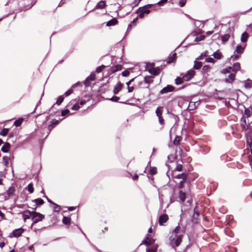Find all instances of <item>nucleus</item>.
I'll return each instance as SVG.
<instances>
[{
  "mask_svg": "<svg viewBox=\"0 0 252 252\" xmlns=\"http://www.w3.org/2000/svg\"><path fill=\"white\" fill-rule=\"evenodd\" d=\"M80 108L78 103H75L71 108V109L73 110H77Z\"/></svg>",
  "mask_w": 252,
  "mask_h": 252,
  "instance_id": "48",
  "label": "nucleus"
},
{
  "mask_svg": "<svg viewBox=\"0 0 252 252\" xmlns=\"http://www.w3.org/2000/svg\"><path fill=\"white\" fill-rule=\"evenodd\" d=\"M247 120V129H248L249 127L252 126L251 124H252V116L250 117H248L246 118Z\"/></svg>",
  "mask_w": 252,
  "mask_h": 252,
  "instance_id": "24",
  "label": "nucleus"
},
{
  "mask_svg": "<svg viewBox=\"0 0 252 252\" xmlns=\"http://www.w3.org/2000/svg\"><path fill=\"white\" fill-rule=\"evenodd\" d=\"M8 131L9 129L8 128H3L0 132V134L2 136H5L7 134Z\"/></svg>",
  "mask_w": 252,
  "mask_h": 252,
  "instance_id": "42",
  "label": "nucleus"
},
{
  "mask_svg": "<svg viewBox=\"0 0 252 252\" xmlns=\"http://www.w3.org/2000/svg\"><path fill=\"white\" fill-rule=\"evenodd\" d=\"M245 48V46L244 47H242L241 45H238V46H237V48H236V52L238 54H242L244 52Z\"/></svg>",
  "mask_w": 252,
  "mask_h": 252,
  "instance_id": "21",
  "label": "nucleus"
},
{
  "mask_svg": "<svg viewBox=\"0 0 252 252\" xmlns=\"http://www.w3.org/2000/svg\"><path fill=\"white\" fill-rule=\"evenodd\" d=\"M202 66V63L201 62L194 61L193 67L194 69H198Z\"/></svg>",
  "mask_w": 252,
  "mask_h": 252,
  "instance_id": "27",
  "label": "nucleus"
},
{
  "mask_svg": "<svg viewBox=\"0 0 252 252\" xmlns=\"http://www.w3.org/2000/svg\"><path fill=\"white\" fill-rule=\"evenodd\" d=\"M36 205H42L44 203V201L41 198H37L33 201Z\"/></svg>",
  "mask_w": 252,
  "mask_h": 252,
  "instance_id": "31",
  "label": "nucleus"
},
{
  "mask_svg": "<svg viewBox=\"0 0 252 252\" xmlns=\"http://www.w3.org/2000/svg\"><path fill=\"white\" fill-rule=\"evenodd\" d=\"M154 63L147 64L146 69L152 74L157 75L159 73L160 69L158 68H155Z\"/></svg>",
  "mask_w": 252,
  "mask_h": 252,
  "instance_id": "4",
  "label": "nucleus"
},
{
  "mask_svg": "<svg viewBox=\"0 0 252 252\" xmlns=\"http://www.w3.org/2000/svg\"><path fill=\"white\" fill-rule=\"evenodd\" d=\"M119 99H120V97L118 96H113L110 99L111 100L114 101V102H117V101H118V100Z\"/></svg>",
  "mask_w": 252,
  "mask_h": 252,
  "instance_id": "55",
  "label": "nucleus"
},
{
  "mask_svg": "<svg viewBox=\"0 0 252 252\" xmlns=\"http://www.w3.org/2000/svg\"><path fill=\"white\" fill-rule=\"evenodd\" d=\"M152 4H147L143 7H140L137 10L136 13L138 14L140 18H143L145 15H148L150 13V10L148 9L149 8L151 7Z\"/></svg>",
  "mask_w": 252,
  "mask_h": 252,
  "instance_id": "2",
  "label": "nucleus"
},
{
  "mask_svg": "<svg viewBox=\"0 0 252 252\" xmlns=\"http://www.w3.org/2000/svg\"><path fill=\"white\" fill-rule=\"evenodd\" d=\"M249 37V34L247 32H244L242 33L241 37V41L242 42H246Z\"/></svg>",
  "mask_w": 252,
  "mask_h": 252,
  "instance_id": "17",
  "label": "nucleus"
},
{
  "mask_svg": "<svg viewBox=\"0 0 252 252\" xmlns=\"http://www.w3.org/2000/svg\"><path fill=\"white\" fill-rule=\"evenodd\" d=\"M252 116V111L250 108L245 109L244 114L240 120V125L243 130L247 129L246 118Z\"/></svg>",
  "mask_w": 252,
  "mask_h": 252,
  "instance_id": "1",
  "label": "nucleus"
},
{
  "mask_svg": "<svg viewBox=\"0 0 252 252\" xmlns=\"http://www.w3.org/2000/svg\"><path fill=\"white\" fill-rule=\"evenodd\" d=\"M213 56L217 59H220L222 57L221 53L218 52H214L213 54Z\"/></svg>",
  "mask_w": 252,
  "mask_h": 252,
  "instance_id": "29",
  "label": "nucleus"
},
{
  "mask_svg": "<svg viewBox=\"0 0 252 252\" xmlns=\"http://www.w3.org/2000/svg\"><path fill=\"white\" fill-rule=\"evenodd\" d=\"M70 218L64 217L63 219V222L65 224H70Z\"/></svg>",
  "mask_w": 252,
  "mask_h": 252,
  "instance_id": "34",
  "label": "nucleus"
},
{
  "mask_svg": "<svg viewBox=\"0 0 252 252\" xmlns=\"http://www.w3.org/2000/svg\"><path fill=\"white\" fill-rule=\"evenodd\" d=\"M186 180H182L180 182L179 185V188L182 189L183 187V185L185 183Z\"/></svg>",
  "mask_w": 252,
  "mask_h": 252,
  "instance_id": "58",
  "label": "nucleus"
},
{
  "mask_svg": "<svg viewBox=\"0 0 252 252\" xmlns=\"http://www.w3.org/2000/svg\"><path fill=\"white\" fill-rule=\"evenodd\" d=\"M105 67V66L104 65H102L101 66H99L97 67L96 68L95 71L97 73H100V72H101L104 69V68Z\"/></svg>",
  "mask_w": 252,
  "mask_h": 252,
  "instance_id": "38",
  "label": "nucleus"
},
{
  "mask_svg": "<svg viewBox=\"0 0 252 252\" xmlns=\"http://www.w3.org/2000/svg\"><path fill=\"white\" fill-rule=\"evenodd\" d=\"M162 107H158L156 110V113L158 117H161L162 114Z\"/></svg>",
  "mask_w": 252,
  "mask_h": 252,
  "instance_id": "23",
  "label": "nucleus"
},
{
  "mask_svg": "<svg viewBox=\"0 0 252 252\" xmlns=\"http://www.w3.org/2000/svg\"><path fill=\"white\" fill-rule=\"evenodd\" d=\"M122 69V66L121 65L118 64L114 66L112 68V72L114 73L117 71L121 70Z\"/></svg>",
  "mask_w": 252,
  "mask_h": 252,
  "instance_id": "25",
  "label": "nucleus"
},
{
  "mask_svg": "<svg viewBox=\"0 0 252 252\" xmlns=\"http://www.w3.org/2000/svg\"><path fill=\"white\" fill-rule=\"evenodd\" d=\"M128 92L129 93L132 92L134 90V87L133 86H129L128 88Z\"/></svg>",
  "mask_w": 252,
  "mask_h": 252,
  "instance_id": "62",
  "label": "nucleus"
},
{
  "mask_svg": "<svg viewBox=\"0 0 252 252\" xmlns=\"http://www.w3.org/2000/svg\"><path fill=\"white\" fill-rule=\"evenodd\" d=\"M53 205H54V210L56 212H60L61 210V208L60 206L57 205L56 203H53Z\"/></svg>",
  "mask_w": 252,
  "mask_h": 252,
  "instance_id": "43",
  "label": "nucleus"
},
{
  "mask_svg": "<svg viewBox=\"0 0 252 252\" xmlns=\"http://www.w3.org/2000/svg\"><path fill=\"white\" fill-rule=\"evenodd\" d=\"M34 212H31L30 211H26L23 214V218L25 221L27 219H29L31 217L32 218L33 216V213Z\"/></svg>",
  "mask_w": 252,
  "mask_h": 252,
  "instance_id": "11",
  "label": "nucleus"
},
{
  "mask_svg": "<svg viewBox=\"0 0 252 252\" xmlns=\"http://www.w3.org/2000/svg\"><path fill=\"white\" fill-rule=\"evenodd\" d=\"M182 165L180 164H178L177 165L176 169L178 171H181L182 170Z\"/></svg>",
  "mask_w": 252,
  "mask_h": 252,
  "instance_id": "53",
  "label": "nucleus"
},
{
  "mask_svg": "<svg viewBox=\"0 0 252 252\" xmlns=\"http://www.w3.org/2000/svg\"><path fill=\"white\" fill-rule=\"evenodd\" d=\"M15 189L14 187H10L6 191L7 194L9 197L12 196L14 194Z\"/></svg>",
  "mask_w": 252,
  "mask_h": 252,
  "instance_id": "16",
  "label": "nucleus"
},
{
  "mask_svg": "<svg viewBox=\"0 0 252 252\" xmlns=\"http://www.w3.org/2000/svg\"><path fill=\"white\" fill-rule=\"evenodd\" d=\"M235 78V75L234 74H230L228 76V78L225 79L226 82H233Z\"/></svg>",
  "mask_w": 252,
  "mask_h": 252,
  "instance_id": "20",
  "label": "nucleus"
},
{
  "mask_svg": "<svg viewBox=\"0 0 252 252\" xmlns=\"http://www.w3.org/2000/svg\"><path fill=\"white\" fill-rule=\"evenodd\" d=\"M148 238L146 237L144 240L142 241V243L140 244V245L142 244H145L147 246H149L150 245V243L148 241Z\"/></svg>",
  "mask_w": 252,
  "mask_h": 252,
  "instance_id": "44",
  "label": "nucleus"
},
{
  "mask_svg": "<svg viewBox=\"0 0 252 252\" xmlns=\"http://www.w3.org/2000/svg\"><path fill=\"white\" fill-rule=\"evenodd\" d=\"M95 79V75L94 73H92L89 77L87 78L84 82V85L88 87L90 86L91 81H94Z\"/></svg>",
  "mask_w": 252,
  "mask_h": 252,
  "instance_id": "9",
  "label": "nucleus"
},
{
  "mask_svg": "<svg viewBox=\"0 0 252 252\" xmlns=\"http://www.w3.org/2000/svg\"><path fill=\"white\" fill-rule=\"evenodd\" d=\"M241 67H240V64L239 63H235L233 66V67H232V69L233 71L236 72L240 70Z\"/></svg>",
  "mask_w": 252,
  "mask_h": 252,
  "instance_id": "22",
  "label": "nucleus"
},
{
  "mask_svg": "<svg viewBox=\"0 0 252 252\" xmlns=\"http://www.w3.org/2000/svg\"><path fill=\"white\" fill-rule=\"evenodd\" d=\"M28 190L30 192V193H32L34 191V189L33 187V184L32 183H30L28 185L27 187Z\"/></svg>",
  "mask_w": 252,
  "mask_h": 252,
  "instance_id": "30",
  "label": "nucleus"
},
{
  "mask_svg": "<svg viewBox=\"0 0 252 252\" xmlns=\"http://www.w3.org/2000/svg\"><path fill=\"white\" fill-rule=\"evenodd\" d=\"M168 216L167 214H163L161 215L158 220L159 224L160 225H164V223L166 222L168 220Z\"/></svg>",
  "mask_w": 252,
  "mask_h": 252,
  "instance_id": "8",
  "label": "nucleus"
},
{
  "mask_svg": "<svg viewBox=\"0 0 252 252\" xmlns=\"http://www.w3.org/2000/svg\"><path fill=\"white\" fill-rule=\"evenodd\" d=\"M206 62L208 63H214L215 60L213 58L209 57L206 59Z\"/></svg>",
  "mask_w": 252,
  "mask_h": 252,
  "instance_id": "51",
  "label": "nucleus"
},
{
  "mask_svg": "<svg viewBox=\"0 0 252 252\" xmlns=\"http://www.w3.org/2000/svg\"><path fill=\"white\" fill-rule=\"evenodd\" d=\"M2 159L4 165L5 166H7L9 162V158L7 157H3Z\"/></svg>",
  "mask_w": 252,
  "mask_h": 252,
  "instance_id": "40",
  "label": "nucleus"
},
{
  "mask_svg": "<svg viewBox=\"0 0 252 252\" xmlns=\"http://www.w3.org/2000/svg\"><path fill=\"white\" fill-rule=\"evenodd\" d=\"M10 145L8 143H6L1 148V151L3 152L6 153L8 151Z\"/></svg>",
  "mask_w": 252,
  "mask_h": 252,
  "instance_id": "19",
  "label": "nucleus"
},
{
  "mask_svg": "<svg viewBox=\"0 0 252 252\" xmlns=\"http://www.w3.org/2000/svg\"><path fill=\"white\" fill-rule=\"evenodd\" d=\"M147 252H156V250L154 249H147Z\"/></svg>",
  "mask_w": 252,
  "mask_h": 252,
  "instance_id": "64",
  "label": "nucleus"
},
{
  "mask_svg": "<svg viewBox=\"0 0 252 252\" xmlns=\"http://www.w3.org/2000/svg\"><path fill=\"white\" fill-rule=\"evenodd\" d=\"M170 244L173 248L178 247L182 241V239L180 237L176 238H169Z\"/></svg>",
  "mask_w": 252,
  "mask_h": 252,
  "instance_id": "6",
  "label": "nucleus"
},
{
  "mask_svg": "<svg viewBox=\"0 0 252 252\" xmlns=\"http://www.w3.org/2000/svg\"><path fill=\"white\" fill-rule=\"evenodd\" d=\"M180 142V138L179 137H176L173 142L174 144L176 145H177L179 144Z\"/></svg>",
  "mask_w": 252,
  "mask_h": 252,
  "instance_id": "54",
  "label": "nucleus"
},
{
  "mask_svg": "<svg viewBox=\"0 0 252 252\" xmlns=\"http://www.w3.org/2000/svg\"><path fill=\"white\" fill-rule=\"evenodd\" d=\"M167 1V0H161L159 2H158V5H162V4L166 3Z\"/></svg>",
  "mask_w": 252,
  "mask_h": 252,
  "instance_id": "61",
  "label": "nucleus"
},
{
  "mask_svg": "<svg viewBox=\"0 0 252 252\" xmlns=\"http://www.w3.org/2000/svg\"><path fill=\"white\" fill-rule=\"evenodd\" d=\"M211 69V67L208 65H204L203 67L202 70L203 72H207L209 70H210Z\"/></svg>",
  "mask_w": 252,
  "mask_h": 252,
  "instance_id": "41",
  "label": "nucleus"
},
{
  "mask_svg": "<svg viewBox=\"0 0 252 252\" xmlns=\"http://www.w3.org/2000/svg\"><path fill=\"white\" fill-rule=\"evenodd\" d=\"M73 92V90L72 89H69V90H68L67 91H66L65 94H64V95L66 96H67L68 95H69L70 94H71Z\"/></svg>",
  "mask_w": 252,
  "mask_h": 252,
  "instance_id": "56",
  "label": "nucleus"
},
{
  "mask_svg": "<svg viewBox=\"0 0 252 252\" xmlns=\"http://www.w3.org/2000/svg\"><path fill=\"white\" fill-rule=\"evenodd\" d=\"M129 73H130V72H129V71H128V70H125V71H124L122 72V76H124V77H126V76H128V75H129Z\"/></svg>",
  "mask_w": 252,
  "mask_h": 252,
  "instance_id": "50",
  "label": "nucleus"
},
{
  "mask_svg": "<svg viewBox=\"0 0 252 252\" xmlns=\"http://www.w3.org/2000/svg\"><path fill=\"white\" fill-rule=\"evenodd\" d=\"M123 87V84H122L120 82H118L115 86L113 93L115 94H117L122 89Z\"/></svg>",
  "mask_w": 252,
  "mask_h": 252,
  "instance_id": "12",
  "label": "nucleus"
},
{
  "mask_svg": "<svg viewBox=\"0 0 252 252\" xmlns=\"http://www.w3.org/2000/svg\"><path fill=\"white\" fill-rule=\"evenodd\" d=\"M44 218V216L39 213L34 212L33 213V216L32 218V220L33 223L32 226L35 223H37L39 221L42 220Z\"/></svg>",
  "mask_w": 252,
  "mask_h": 252,
  "instance_id": "5",
  "label": "nucleus"
},
{
  "mask_svg": "<svg viewBox=\"0 0 252 252\" xmlns=\"http://www.w3.org/2000/svg\"><path fill=\"white\" fill-rule=\"evenodd\" d=\"M63 99H64V97L63 96H62V95L58 97V98L56 101V104L58 105H60L63 102Z\"/></svg>",
  "mask_w": 252,
  "mask_h": 252,
  "instance_id": "35",
  "label": "nucleus"
},
{
  "mask_svg": "<svg viewBox=\"0 0 252 252\" xmlns=\"http://www.w3.org/2000/svg\"><path fill=\"white\" fill-rule=\"evenodd\" d=\"M240 58V56L238 55H233L231 56V58L232 59L233 61H236L238 60Z\"/></svg>",
  "mask_w": 252,
  "mask_h": 252,
  "instance_id": "49",
  "label": "nucleus"
},
{
  "mask_svg": "<svg viewBox=\"0 0 252 252\" xmlns=\"http://www.w3.org/2000/svg\"><path fill=\"white\" fill-rule=\"evenodd\" d=\"M186 3V0H181L179 1V4L181 7H183Z\"/></svg>",
  "mask_w": 252,
  "mask_h": 252,
  "instance_id": "57",
  "label": "nucleus"
},
{
  "mask_svg": "<svg viewBox=\"0 0 252 252\" xmlns=\"http://www.w3.org/2000/svg\"><path fill=\"white\" fill-rule=\"evenodd\" d=\"M137 20V18H135V19L133 20V21H132V22L130 24H129V25H128V28L129 29V28H130V27H131V26H132V24H134V23H136V22Z\"/></svg>",
  "mask_w": 252,
  "mask_h": 252,
  "instance_id": "63",
  "label": "nucleus"
},
{
  "mask_svg": "<svg viewBox=\"0 0 252 252\" xmlns=\"http://www.w3.org/2000/svg\"><path fill=\"white\" fill-rule=\"evenodd\" d=\"M205 36L204 35H200L197 36L195 38V41H200L204 39Z\"/></svg>",
  "mask_w": 252,
  "mask_h": 252,
  "instance_id": "39",
  "label": "nucleus"
},
{
  "mask_svg": "<svg viewBox=\"0 0 252 252\" xmlns=\"http://www.w3.org/2000/svg\"><path fill=\"white\" fill-rule=\"evenodd\" d=\"M186 197V193L182 190L179 191V198L181 202H184L185 201Z\"/></svg>",
  "mask_w": 252,
  "mask_h": 252,
  "instance_id": "15",
  "label": "nucleus"
},
{
  "mask_svg": "<svg viewBox=\"0 0 252 252\" xmlns=\"http://www.w3.org/2000/svg\"><path fill=\"white\" fill-rule=\"evenodd\" d=\"M23 122V119L22 118L16 120L14 122V125L17 127L21 125Z\"/></svg>",
  "mask_w": 252,
  "mask_h": 252,
  "instance_id": "32",
  "label": "nucleus"
},
{
  "mask_svg": "<svg viewBox=\"0 0 252 252\" xmlns=\"http://www.w3.org/2000/svg\"><path fill=\"white\" fill-rule=\"evenodd\" d=\"M69 113V110L68 109H65L64 110H63L62 111V115L64 116L67 115Z\"/></svg>",
  "mask_w": 252,
  "mask_h": 252,
  "instance_id": "52",
  "label": "nucleus"
},
{
  "mask_svg": "<svg viewBox=\"0 0 252 252\" xmlns=\"http://www.w3.org/2000/svg\"><path fill=\"white\" fill-rule=\"evenodd\" d=\"M156 172H157L156 169V168H154L151 169L150 170V174H151L152 175L156 174Z\"/></svg>",
  "mask_w": 252,
  "mask_h": 252,
  "instance_id": "59",
  "label": "nucleus"
},
{
  "mask_svg": "<svg viewBox=\"0 0 252 252\" xmlns=\"http://www.w3.org/2000/svg\"><path fill=\"white\" fill-rule=\"evenodd\" d=\"M174 87L170 85H167L166 87L163 88L160 91V94H167L169 92H172L174 90Z\"/></svg>",
  "mask_w": 252,
  "mask_h": 252,
  "instance_id": "10",
  "label": "nucleus"
},
{
  "mask_svg": "<svg viewBox=\"0 0 252 252\" xmlns=\"http://www.w3.org/2000/svg\"><path fill=\"white\" fill-rule=\"evenodd\" d=\"M194 74L195 71L192 69H190L189 70L186 74L183 75V78L184 81H187L191 79Z\"/></svg>",
  "mask_w": 252,
  "mask_h": 252,
  "instance_id": "7",
  "label": "nucleus"
},
{
  "mask_svg": "<svg viewBox=\"0 0 252 252\" xmlns=\"http://www.w3.org/2000/svg\"><path fill=\"white\" fill-rule=\"evenodd\" d=\"M118 21L116 18H113L109 21L106 23V26L108 27L115 26L118 23Z\"/></svg>",
  "mask_w": 252,
  "mask_h": 252,
  "instance_id": "14",
  "label": "nucleus"
},
{
  "mask_svg": "<svg viewBox=\"0 0 252 252\" xmlns=\"http://www.w3.org/2000/svg\"><path fill=\"white\" fill-rule=\"evenodd\" d=\"M176 58V53H171L169 55L167 63H171L174 62V61L175 60Z\"/></svg>",
  "mask_w": 252,
  "mask_h": 252,
  "instance_id": "18",
  "label": "nucleus"
},
{
  "mask_svg": "<svg viewBox=\"0 0 252 252\" xmlns=\"http://www.w3.org/2000/svg\"><path fill=\"white\" fill-rule=\"evenodd\" d=\"M24 231V229L22 228L16 229L13 231V235L14 237H18L20 236Z\"/></svg>",
  "mask_w": 252,
  "mask_h": 252,
  "instance_id": "13",
  "label": "nucleus"
},
{
  "mask_svg": "<svg viewBox=\"0 0 252 252\" xmlns=\"http://www.w3.org/2000/svg\"><path fill=\"white\" fill-rule=\"evenodd\" d=\"M158 121H159V124L161 125H164V119L163 118L162 116L158 117Z\"/></svg>",
  "mask_w": 252,
  "mask_h": 252,
  "instance_id": "47",
  "label": "nucleus"
},
{
  "mask_svg": "<svg viewBox=\"0 0 252 252\" xmlns=\"http://www.w3.org/2000/svg\"><path fill=\"white\" fill-rule=\"evenodd\" d=\"M187 177V175L185 173H183L180 174H178L176 176V178L178 179H182V180H186Z\"/></svg>",
  "mask_w": 252,
  "mask_h": 252,
  "instance_id": "26",
  "label": "nucleus"
},
{
  "mask_svg": "<svg viewBox=\"0 0 252 252\" xmlns=\"http://www.w3.org/2000/svg\"><path fill=\"white\" fill-rule=\"evenodd\" d=\"M105 6V3L104 1H99L96 5V8H103Z\"/></svg>",
  "mask_w": 252,
  "mask_h": 252,
  "instance_id": "28",
  "label": "nucleus"
},
{
  "mask_svg": "<svg viewBox=\"0 0 252 252\" xmlns=\"http://www.w3.org/2000/svg\"><path fill=\"white\" fill-rule=\"evenodd\" d=\"M134 80V78H132V79H131V80H130L129 81H128L127 82H126V85H127V88H128L129 86H130V84H131V82H133Z\"/></svg>",
  "mask_w": 252,
  "mask_h": 252,
  "instance_id": "60",
  "label": "nucleus"
},
{
  "mask_svg": "<svg viewBox=\"0 0 252 252\" xmlns=\"http://www.w3.org/2000/svg\"><path fill=\"white\" fill-rule=\"evenodd\" d=\"M184 79L182 77H177L175 79V83L177 85L181 84L183 82Z\"/></svg>",
  "mask_w": 252,
  "mask_h": 252,
  "instance_id": "36",
  "label": "nucleus"
},
{
  "mask_svg": "<svg viewBox=\"0 0 252 252\" xmlns=\"http://www.w3.org/2000/svg\"><path fill=\"white\" fill-rule=\"evenodd\" d=\"M229 37V34H225L221 36V40L223 42H225L228 40Z\"/></svg>",
  "mask_w": 252,
  "mask_h": 252,
  "instance_id": "33",
  "label": "nucleus"
},
{
  "mask_svg": "<svg viewBox=\"0 0 252 252\" xmlns=\"http://www.w3.org/2000/svg\"><path fill=\"white\" fill-rule=\"evenodd\" d=\"M184 233L181 230V227L178 225L172 231L171 235L169 238H177L180 237L181 239L183 238Z\"/></svg>",
  "mask_w": 252,
  "mask_h": 252,
  "instance_id": "3",
  "label": "nucleus"
},
{
  "mask_svg": "<svg viewBox=\"0 0 252 252\" xmlns=\"http://www.w3.org/2000/svg\"><path fill=\"white\" fill-rule=\"evenodd\" d=\"M195 102H190L189 103V106H188V109L189 110H193L194 109V105H195Z\"/></svg>",
  "mask_w": 252,
  "mask_h": 252,
  "instance_id": "45",
  "label": "nucleus"
},
{
  "mask_svg": "<svg viewBox=\"0 0 252 252\" xmlns=\"http://www.w3.org/2000/svg\"><path fill=\"white\" fill-rule=\"evenodd\" d=\"M153 77L152 76H146L144 78V81L146 83H150L153 81Z\"/></svg>",
  "mask_w": 252,
  "mask_h": 252,
  "instance_id": "37",
  "label": "nucleus"
},
{
  "mask_svg": "<svg viewBox=\"0 0 252 252\" xmlns=\"http://www.w3.org/2000/svg\"><path fill=\"white\" fill-rule=\"evenodd\" d=\"M232 69V67L229 66L222 70V72L224 73L230 72Z\"/></svg>",
  "mask_w": 252,
  "mask_h": 252,
  "instance_id": "46",
  "label": "nucleus"
}]
</instances>
